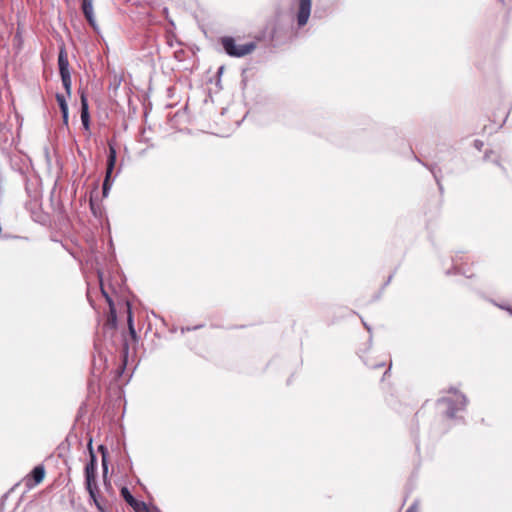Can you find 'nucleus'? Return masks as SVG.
I'll use <instances>...</instances> for the list:
<instances>
[{"label":"nucleus","mask_w":512,"mask_h":512,"mask_svg":"<svg viewBox=\"0 0 512 512\" xmlns=\"http://www.w3.org/2000/svg\"><path fill=\"white\" fill-rule=\"evenodd\" d=\"M98 288L101 291L102 296L105 298L108 306L109 313L106 318V322L104 323V330H114L117 326V314L115 309V304L119 300V296L115 288L107 287L103 281L101 273L98 271Z\"/></svg>","instance_id":"obj_1"},{"label":"nucleus","mask_w":512,"mask_h":512,"mask_svg":"<svg viewBox=\"0 0 512 512\" xmlns=\"http://www.w3.org/2000/svg\"><path fill=\"white\" fill-rule=\"evenodd\" d=\"M88 450L90 454V462L85 466V486L89 493L90 501L96 504V482H95V463L96 454L93 450V439L89 437Z\"/></svg>","instance_id":"obj_2"},{"label":"nucleus","mask_w":512,"mask_h":512,"mask_svg":"<svg viewBox=\"0 0 512 512\" xmlns=\"http://www.w3.org/2000/svg\"><path fill=\"white\" fill-rule=\"evenodd\" d=\"M221 44L225 52L232 57H243L252 53L256 48V44L254 42L237 45L235 39L230 36L222 37Z\"/></svg>","instance_id":"obj_3"},{"label":"nucleus","mask_w":512,"mask_h":512,"mask_svg":"<svg viewBox=\"0 0 512 512\" xmlns=\"http://www.w3.org/2000/svg\"><path fill=\"white\" fill-rule=\"evenodd\" d=\"M438 402H443L448 405L447 415L448 417L453 418L458 411L465 408L467 399L463 394L454 391V399L442 398L439 399Z\"/></svg>","instance_id":"obj_4"},{"label":"nucleus","mask_w":512,"mask_h":512,"mask_svg":"<svg viewBox=\"0 0 512 512\" xmlns=\"http://www.w3.org/2000/svg\"><path fill=\"white\" fill-rule=\"evenodd\" d=\"M115 162H116V150L110 144L109 145V154H108V157H107L106 176H105V179H104V182H103V185H102L103 197H107L108 191H109V189L111 187L110 177H111V173H112V171L114 169Z\"/></svg>","instance_id":"obj_5"},{"label":"nucleus","mask_w":512,"mask_h":512,"mask_svg":"<svg viewBox=\"0 0 512 512\" xmlns=\"http://www.w3.org/2000/svg\"><path fill=\"white\" fill-rule=\"evenodd\" d=\"M310 13H311V0H299L297 23L300 27L304 26L308 22Z\"/></svg>","instance_id":"obj_6"},{"label":"nucleus","mask_w":512,"mask_h":512,"mask_svg":"<svg viewBox=\"0 0 512 512\" xmlns=\"http://www.w3.org/2000/svg\"><path fill=\"white\" fill-rule=\"evenodd\" d=\"M121 495L124 500L136 511L142 512L146 510V504L143 501H138L134 498V496L130 493L127 487H123L121 489Z\"/></svg>","instance_id":"obj_7"},{"label":"nucleus","mask_w":512,"mask_h":512,"mask_svg":"<svg viewBox=\"0 0 512 512\" xmlns=\"http://www.w3.org/2000/svg\"><path fill=\"white\" fill-rule=\"evenodd\" d=\"M93 3H94V0H82L81 9H82V12H83L85 18L89 22V24L92 26V28L95 29L96 28V19L94 17V13H93Z\"/></svg>","instance_id":"obj_8"},{"label":"nucleus","mask_w":512,"mask_h":512,"mask_svg":"<svg viewBox=\"0 0 512 512\" xmlns=\"http://www.w3.org/2000/svg\"><path fill=\"white\" fill-rule=\"evenodd\" d=\"M58 67L60 76L69 75V61L68 55L64 47H61L58 54Z\"/></svg>","instance_id":"obj_9"},{"label":"nucleus","mask_w":512,"mask_h":512,"mask_svg":"<svg viewBox=\"0 0 512 512\" xmlns=\"http://www.w3.org/2000/svg\"><path fill=\"white\" fill-rule=\"evenodd\" d=\"M81 122L85 131L89 132L90 116L88 111V102L84 94L81 95Z\"/></svg>","instance_id":"obj_10"},{"label":"nucleus","mask_w":512,"mask_h":512,"mask_svg":"<svg viewBox=\"0 0 512 512\" xmlns=\"http://www.w3.org/2000/svg\"><path fill=\"white\" fill-rule=\"evenodd\" d=\"M127 313H128L127 322H128L129 336L133 342H136L137 334H136V331L134 328L133 315H132L131 308H130L129 304H127Z\"/></svg>","instance_id":"obj_11"},{"label":"nucleus","mask_w":512,"mask_h":512,"mask_svg":"<svg viewBox=\"0 0 512 512\" xmlns=\"http://www.w3.org/2000/svg\"><path fill=\"white\" fill-rule=\"evenodd\" d=\"M45 476V469L42 465H38L31 471V477L34 480V484H39L43 481Z\"/></svg>","instance_id":"obj_12"},{"label":"nucleus","mask_w":512,"mask_h":512,"mask_svg":"<svg viewBox=\"0 0 512 512\" xmlns=\"http://www.w3.org/2000/svg\"><path fill=\"white\" fill-rule=\"evenodd\" d=\"M98 452L101 453L102 456V467H103V478L104 481L107 477L108 467H107V450L103 445H98Z\"/></svg>","instance_id":"obj_13"},{"label":"nucleus","mask_w":512,"mask_h":512,"mask_svg":"<svg viewBox=\"0 0 512 512\" xmlns=\"http://www.w3.org/2000/svg\"><path fill=\"white\" fill-rule=\"evenodd\" d=\"M56 98L63 114L64 121L66 122L68 119V105L66 103L65 97L63 95L57 94Z\"/></svg>","instance_id":"obj_14"},{"label":"nucleus","mask_w":512,"mask_h":512,"mask_svg":"<svg viewBox=\"0 0 512 512\" xmlns=\"http://www.w3.org/2000/svg\"><path fill=\"white\" fill-rule=\"evenodd\" d=\"M61 80L66 93L70 95L72 86L71 75H62Z\"/></svg>","instance_id":"obj_15"},{"label":"nucleus","mask_w":512,"mask_h":512,"mask_svg":"<svg viewBox=\"0 0 512 512\" xmlns=\"http://www.w3.org/2000/svg\"><path fill=\"white\" fill-rule=\"evenodd\" d=\"M86 278L88 279V276H86ZM87 284H88V289H87V299L90 303V305L92 306V308H95V305H94V299L92 297V291L90 289V283L89 281L87 280Z\"/></svg>","instance_id":"obj_16"},{"label":"nucleus","mask_w":512,"mask_h":512,"mask_svg":"<svg viewBox=\"0 0 512 512\" xmlns=\"http://www.w3.org/2000/svg\"><path fill=\"white\" fill-rule=\"evenodd\" d=\"M121 81H122L121 77H118L117 75H114L113 80L110 83V86H113L114 89L116 90L119 87Z\"/></svg>","instance_id":"obj_17"},{"label":"nucleus","mask_w":512,"mask_h":512,"mask_svg":"<svg viewBox=\"0 0 512 512\" xmlns=\"http://www.w3.org/2000/svg\"><path fill=\"white\" fill-rule=\"evenodd\" d=\"M95 200L93 197V190L90 192V208L93 213V215H96V206H95Z\"/></svg>","instance_id":"obj_18"},{"label":"nucleus","mask_w":512,"mask_h":512,"mask_svg":"<svg viewBox=\"0 0 512 512\" xmlns=\"http://www.w3.org/2000/svg\"><path fill=\"white\" fill-rule=\"evenodd\" d=\"M123 353H124L125 357H127L128 353H129V342L127 339H124V342H123Z\"/></svg>","instance_id":"obj_19"},{"label":"nucleus","mask_w":512,"mask_h":512,"mask_svg":"<svg viewBox=\"0 0 512 512\" xmlns=\"http://www.w3.org/2000/svg\"><path fill=\"white\" fill-rule=\"evenodd\" d=\"M406 512H417V505H416V504L411 505V506L406 510Z\"/></svg>","instance_id":"obj_20"},{"label":"nucleus","mask_w":512,"mask_h":512,"mask_svg":"<svg viewBox=\"0 0 512 512\" xmlns=\"http://www.w3.org/2000/svg\"><path fill=\"white\" fill-rule=\"evenodd\" d=\"M88 264H89V263H88V261H87V262H86V264H85V265H83V267H82L84 274H86V273H87Z\"/></svg>","instance_id":"obj_21"},{"label":"nucleus","mask_w":512,"mask_h":512,"mask_svg":"<svg viewBox=\"0 0 512 512\" xmlns=\"http://www.w3.org/2000/svg\"><path fill=\"white\" fill-rule=\"evenodd\" d=\"M475 145H476V147H477V148H479V149H480V145H482V143H480L478 140H476V141H475Z\"/></svg>","instance_id":"obj_22"},{"label":"nucleus","mask_w":512,"mask_h":512,"mask_svg":"<svg viewBox=\"0 0 512 512\" xmlns=\"http://www.w3.org/2000/svg\"><path fill=\"white\" fill-rule=\"evenodd\" d=\"M91 186H93V187H92V189H91V191H92V190L94 191V190L96 189V187L94 186V183H91Z\"/></svg>","instance_id":"obj_23"}]
</instances>
